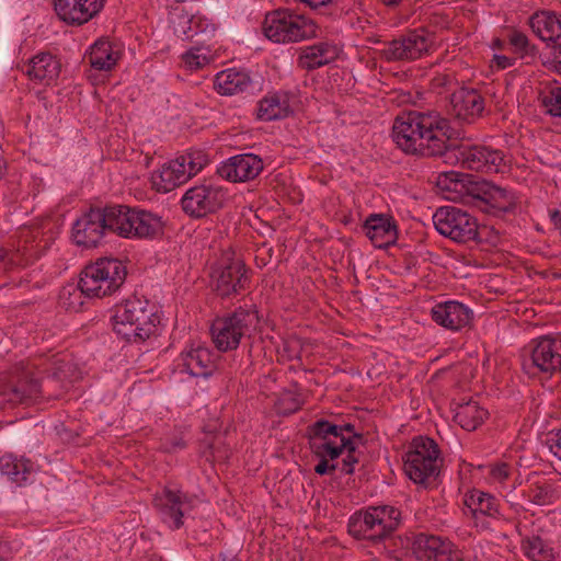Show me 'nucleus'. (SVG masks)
Listing matches in <instances>:
<instances>
[{"label": "nucleus", "instance_id": "nucleus-1", "mask_svg": "<svg viewBox=\"0 0 561 561\" xmlns=\"http://www.w3.org/2000/svg\"><path fill=\"white\" fill-rule=\"evenodd\" d=\"M454 135L449 121L437 112L410 111L397 116L392 138L407 154L444 157Z\"/></svg>", "mask_w": 561, "mask_h": 561}, {"label": "nucleus", "instance_id": "nucleus-2", "mask_svg": "<svg viewBox=\"0 0 561 561\" xmlns=\"http://www.w3.org/2000/svg\"><path fill=\"white\" fill-rule=\"evenodd\" d=\"M308 438L312 454L319 459L314 472L325 476L339 469L337 462L330 461L337 459L344 450L355 449L354 439H362L363 435L355 432L352 423L336 425L321 419L308 426Z\"/></svg>", "mask_w": 561, "mask_h": 561}, {"label": "nucleus", "instance_id": "nucleus-3", "mask_svg": "<svg viewBox=\"0 0 561 561\" xmlns=\"http://www.w3.org/2000/svg\"><path fill=\"white\" fill-rule=\"evenodd\" d=\"M113 330L128 342H142L154 335L160 324L156 304L145 297L133 296L115 306Z\"/></svg>", "mask_w": 561, "mask_h": 561}, {"label": "nucleus", "instance_id": "nucleus-4", "mask_svg": "<svg viewBox=\"0 0 561 561\" xmlns=\"http://www.w3.org/2000/svg\"><path fill=\"white\" fill-rule=\"evenodd\" d=\"M105 230L123 238L153 239L163 233L161 218L150 211L130 208L126 205L101 207Z\"/></svg>", "mask_w": 561, "mask_h": 561}, {"label": "nucleus", "instance_id": "nucleus-5", "mask_svg": "<svg viewBox=\"0 0 561 561\" xmlns=\"http://www.w3.org/2000/svg\"><path fill=\"white\" fill-rule=\"evenodd\" d=\"M402 523V513L392 505L368 506L348 519V534L358 540L374 543L389 539Z\"/></svg>", "mask_w": 561, "mask_h": 561}, {"label": "nucleus", "instance_id": "nucleus-6", "mask_svg": "<svg viewBox=\"0 0 561 561\" xmlns=\"http://www.w3.org/2000/svg\"><path fill=\"white\" fill-rule=\"evenodd\" d=\"M259 323V312L254 306H240L213 321L210 327L213 343L219 352L234 351L242 339L251 336Z\"/></svg>", "mask_w": 561, "mask_h": 561}, {"label": "nucleus", "instance_id": "nucleus-7", "mask_svg": "<svg viewBox=\"0 0 561 561\" xmlns=\"http://www.w3.org/2000/svg\"><path fill=\"white\" fill-rule=\"evenodd\" d=\"M127 270L117 259L101 257L84 266L79 289L88 298H103L117 291L125 283Z\"/></svg>", "mask_w": 561, "mask_h": 561}, {"label": "nucleus", "instance_id": "nucleus-8", "mask_svg": "<svg viewBox=\"0 0 561 561\" xmlns=\"http://www.w3.org/2000/svg\"><path fill=\"white\" fill-rule=\"evenodd\" d=\"M318 26L302 14L289 9H276L265 14L262 23L264 36L278 44L297 43L317 36Z\"/></svg>", "mask_w": 561, "mask_h": 561}, {"label": "nucleus", "instance_id": "nucleus-9", "mask_svg": "<svg viewBox=\"0 0 561 561\" xmlns=\"http://www.w3.org/2000/svg\"><path fill=\"white\" fill-rule=\"evenodd\" d=\"M443 459L437 443L427 436L413 438L404 456V472L414 483L427 488L439 473Z\"/></svg>", "mask_w": 561, "mask_h": 561}, {"label": "nucleus", "instance_id": "nucleus-10", "mask_svg": "<svg viewBox=\"0 0 561 561\" xmlns=\"http://www.w3.org/2000/svg\"><path fill=\"white\" fill-rule=\"evenodd\" d=\"M214 291L220 298H230L247 290L251 284V271L233 252H225L210 272Z\"/></svg>", "mask_w": 561, "mask_h": 561}, {"label": "nucleus", "instance_id": "nucleus-11", "mask_svg": "<svg viewBox=\"0 0 561 561\" xmlns=\"http://www.w3.org/2000/svg\"><path fill=\"white\" fill-rule=\"evenodd\" d=\"M208 163L207 154L202 150L187 151L179 156L152 174V185L160 193H168L186 183Z\"/></svg>", "mask_w": 561, "mask_h": 561}, {"label": "nucleus", "instance_id": "nucleus-12", "mask_svg": "<svg viewBox=\"0 0 561 561\" xmlns=\"http://www.w3.org/2000/svg\"><path fill=\"white\" fill-rule=\"evenodd\" d=\"M523 369L530 377L551 378L561 373V339L540 336L530 344L528 356L523 360Z\"/></svg>", "mask_w": 561, "mask_h": 561}, {"label": "nucleus", "instance_id": "nucleus-13", "mask_svg": "<svg viewBox=\"0 0 561 561\" xmlns=\"http://www.w3.org/2000/svg\"><path fill=\"white\" fill-rule=\"evenodd\" d=\"M436 230L458 243L476 241L479 234L477 219L455 206L439 207L433 215Z\"/></svg>", "mask_w": 561, "mask_h": 561}, {"label": "nucleus", "instance_id": "nucleus-14", "mask_svg": "<svg viewBox=\"0 0 561 561\" xmlns=\"http://www.w3.org/2000/svg\"><path fill=\"white\" fill-rule=\"evenodd\" d=\"M227 191L215 183H202L188 188L181 198L182 210L191 218L199 219L221 209Z\"/></svg>", "mask_w": 561, "mask_h": 561}, {"label": "nucleus", "instance_id": "nucleus-15", "mask_svg": "<svg viewBox=\"0 0 561 561\" xmlns=\"http://www.w3.org/2000/svg\"><path fill=\"white\" fill-rule=\"evenodd\" d=\"M432 45L433 36L426 30L417 28L386 43L378 55L388 62L414 60L428 53Z\"/></svg>", "mask_w": 561, "mask_h": 561}, {"label": "nucleus", "instance_id": "nucleus-16", "mask_svg": "<svg viewBox=\"0 0 561 561\" xmlns=\"http://www.w3.org/2000/svg\"><path fill=\"white\" fill-rule=\"evenodd\" d=\"M455 157L460 161L463 169L484 173H497L504 162V154L501 150L486 146H471L456 149L450 144V152L444 157Z\"/></svg>", "mask_w": 561, "mask_h": 561}, {"label": "nucleus", "instance_id": "nucleus-17", "mask_svg": "<svg viewBox=\"0 0 561 561\" xmlns=\"http://www.w3.org/2000/svg\"><path fill=\"white\" fill-rule=\"evenodd\" d=\"M153 504L162 522L171 529H180L184 525V515L192 508V502L186 493L168 486L154 496Z\"/></svg>", "mask_w": 561, "mask_h": 561}, {"label": "nucleus", "instance_id": "nucleus-18", "mask_svg": "<svg viewBox=\"0 0 561 561\" xmlns=\"http://www.w3.org/2000/svg\"><path fill=\"white\" fill-rule=\"evenodd\" d=\"M413 552L419 561H465L451 541L424 533L414 538Z\"/></svg>", "mask_w": 561, "mask_h": 561}, {"label": "nucleus", "instance_id": "nucleus-19", "mask_svg": "<svg viewBox=\"0 0 561 561\" xmlns=\"http://www.w3.org/2000/svg\"><path fill=\"white\" fill-rule=\"evenodd\" d=\"M105 226L101 207H91L75 221L72 240L79 247L95 248L106 234Z\"/></svg>", "mask_w": 561, "mask_h": 561}, {"label": "nucleus", "instance_id": "nucleus-20", "mask_svg": "<svg viewBox=\"0 0 561 561\" xmlns=\"http://www.w3.org/2000/svg\"><path fill=\"white\" fill-rule=\"evenodd\" d=\"M51 2L60 21L67 25L80 26L95 18L103 10L106 0H51Z\"/></svg>", "mask_w": 561, "mask_h": 561}, {"label": "nucleus", "instance_id": "nucleus-21", "mask_svg": "<svg viewBox=\"0 0 561 561\" xmlns=\"http://www.w3.org/2000/svg\"><path fill=\"white\" fill-rule=\"evenodd\" d=\"M39 378L32 371H22L0 390L1 402L31 404L41 399Z\"/></svg>", "mask_w": 561, "mask_h": 561}, {"label": "nucleus", "instance_id": "nucleus-22", "mask_svg": "<svg viewBox=\"0 0 561 561\" xmlns=\"http://www.w3.org/2000/svg\"><path fill=\"white\" fill-rule=\"evenodd\" d=\"M484 107V98L477 89L462 87L450 95L449 113L460 122H476L482 116Z\"/></svg>", "mask_w": 561, "mask_h": 561}, {"label": "nucleus", "instance_id": "nucleus-23", "mask_svg": "<svg viewBox=\"0 0 561 561\" xmlns=\"http://www.w3.org/2000/svg\"><path fill=\"white\" fill-rule=\"evenodd\" d=\"M263 171V160L254 153H241L222 162L217 173L230 182H248L254 180Z\"/></svg>", "mask_w": 561, "mask_h": 561}, {"label": "nucleus", "instance_id": "nucleus-24", "mask_svg": "<svg viewBox=\"0 0 561 561\" xmlns=\"http://www.w3.org/2000/svg\"><path fill=\"white\" fill-rule=\"evenodd\" d=\"M217 358L218 355L207 346H191L180 354L178 366L193 377L207 378L217 369Z\"/></svg>", "mask_w": 561, "mask_h": 561}, {"label": "nucleus", "instance_id": "nucleus-25", "mask_svg": "<svg viewBox=\"0 0 561 561\" xmlns=\"http://www.w3.org/2000/svg\"><path fill=\"white\" fill-rule=\"evenodd\" d=\"M432 320L450 331H460L472 321V311L463 304L449 300L436 304L431 309Z\"/></svg>", "mask_w": 561, "mask_h": 561}, {"label": "nucleus", "instance_id": "nucleus-26", "mask_svg": "<svg viewBox=\"0 0 561 561\" xmlns=\"http://www.w3.org/2000/svg\"><path fill=\"white\" fill-rule=\"evenodd\" d=\"M363 229L371 243L379 249L393 244L398 238V227L394 219L382 214H373L367 217Z\"/></svg>", "mask_w": 561, "mask_h": 561}, {"label": "nucleus", "instance_id": "nucleus-27", "mask_svg": "<svg viewBox=\"0 0 561 561\" xmlns=\"http://www.w3.org/2000/svg\"><path fill=\"white\" fill-rule=\"evenodd\" d=\"M340 54L339 47L329 41L318 42L302 47L297 62L301 69L314 70L334 61Z\"/></svg>", "mask_w": 561, "mask_h": 561}, {"label": "nucleus", "instance_id": "nucleus-28", "mask_svg": "<svg viewBox=\"0 0 561 561\" xmlns=\"http://www.w3.org/2000/svg\"><path fill=\"white\" fill-rule=\"evenodd\" d=\"M529 23L533 32L561 55V16L553 12L535 13Z\"/></svg>", "mask_w": 561, "mask_h": 561}, {"label": "nucleus", "instance_id": "nucleus-29", "mask_svg": "<svg viewBox=\"0 0 561 561\" xmlns=\"http://www.w3.org/2000/svg\"><path fill=\"white\" fill-rule=\"evenodd\" d=\"M59 60L49 53H39L28 62L26 75L31 80L49 85L60 73Z\"/></svg>", "mask_w": 561, "mask_h": 561}, {"label": "nucleus", "instance_id": "nucleus-30", "mask_svg": "<svg viewBox=\"0 0 561 561\" xmlns=\"http://www.w3.org/2000/svg\"><path fill=\"white\" fill-rule=\"evenodd\" d=\"M32 231H23L14 250L5 251L2 261L11 266H25L39 256V243Z\"/></svg>", "mask_w": 561, "mask_h": 561}, {"label": "nucleus", "instance_id": "nucleus-31", "mask_svg": "<svg viewBox=\"0 0 561 561\" xmlns=\"http://www.w3.org/2000/svg\"><path fill=\"white\" fill-rule=\"evenodd\" d=\"M290 113L289 95L286 92L268 93L257 105V118L264 122L283 119Z\"/></svg>", "mask_w": 561, "mask_h": 561}, {"label": "nucleus", "instance_id": "nucleus-32", "mask_svg": "<svg viewBox=\"0 0 561 561\" xmlns=\"http://www.w3.org/2000/svg\"><path fill=\"white\" fill-rule=\"evenodd\" d=\"M252 84L249 73L233 68L218 72L214 79V89L221 95L242 93Z\"/></svg>", "mask_w": 561, "mask_h": 561}, {"label": "nucleus", "instance_id": "nucleus-33", "mask_svg": "<svg viewBox=\"0 0 561 561\" xmlns=\"http://www.w3.org/2000/svg\"><path fill=\"white\" fill-rule=\"evenodd\" d=\"M489 412L478 401L459 403L455 409L454 420L466 431L477 430L486 419Z\"/></svg>", "mask_w": 561, "mask_h": 561}, {"label": "nucleus", "instance_id": "nucleus-34", "mask_svg": "<svg viewBox=\"0 0 561 561\" xmlns=\"http://www.w3.org/2000/svg\"><path fill=\"white\" fill-rule=\"evenodd\" d=\"M33 471V463L28 459L18 458L12 454L0 458V472L18 485L25 483Z\"/></svg>", "mask_w": 561, "mask_h": 561}, {"label": "nucleus", "instance_id": "nucleus-35", "mask_svg": "<svg viewBox=\"0 0 561 561\" xmlns=\"http://www.w3.org/2000/svg\"><path fill=\"white\" fill-rule=\"evenodd\" d=\"M465 505L470 510L473 516L478 514L494 517L500 514V504L495 496L490 493L473 489L466 493Z\"/></svg>", "mask_w": 561, "mask_h": 561}, {"label": "nucleus", "instance_id": "nucleus-36", "mask_svg": "<svg viewBox=\"0 0 561 561\" xmlns=\"http://www.w3.org/2000/svg\"><path fill=\"white\" fill-rule=\"evenodd\" d=\"M118 51L114 50L107 41L95 42L89 54V62L96 70H111L117 62Z\"/></svg>", "mask_w": 561, "mask_h": 561}, {"label": "nucleus", "instance_id": "nucleus-37", "mask_svg": "<svg viewBox=\"0 0 561 561\" xmlns=\"http://www.w3.org/2000/svg\"><path fill=\"white\" fill-rule=\"evenodd\" d=\"M484 195L483 199L495 215L514 213L517 203L513 192L500 186H491Z\"/></svg>", "mask_w": 561, "mask_h": 561}, {"label": "nucleus", "instance_id": "nucleus-38", "mask_svg": "<svg viewBox=\"0 0 561 561\" xmlns=\"http://www.w3.org/2000/svg\"><path fill=\"white\" fill-rule=\"evenodd\" d=\"M522 549L525 556L531 561H553L556 558L553 547L539 536L524 538Z\"/></svg>", "mask_w": 561, "mask_h": 561}, {"label": "nucleus", "instance_id": "nucleus-39", "mask_svg": "<svg viewBox=\"0 0 561 561\" xmlns=\"http://www.w3.org/2000/svg\"><path fill=\"white\" fill-rule=\"evenodd\" d=\"M70 381L66 380L65 371L58 367L56 371L39 379L41 399H58L68 389Z\"/></svg>", "mask_w": 561, "mask_h": 561}, {"label": "nucleus", "instance_id": "nucleus-40", "mask_svg": "<svg viewBox=\"0 0 561 561\" xmlns=\"http://www.w3.org/2000/svg\"><path fill=\"white\" fill-rule=\"evenodd\" d=\"M202 454L208 461H226L230 449L225 445L220 435L206 436L202 442Z\"/></svg>", "mask_w": 561, "mask_h": 561}, {"label": "nucleus", "instance_id": "nucleus-41", "mask_svg": "<svg viewBox=\"0 0 561 561\" xmlns=\"http://www.w3.org/2000/svg\"><path fill=\"white\" fill-rule=\"evenodd\" d=\"M304 405V398L299 390H284L280 392L275 407L278 414L290 415Z\"/></svg>", "mask_w": 561, "mask_h": 561}, {"label": "nucleus", "instance_id": "nucleus-42", "mask_svg": "<svg viewBox=\"0 0 561 561\" xmlns=\"http://www.w3.org/2000/svg\"><path fill=\"white\" fill-rule=\"evenodd\" d=\"M525 494L528 500L536 505L550 504L553 500L552 485L546 481H536L530 483L528 489L525 491Z\"/></svg>", "mask_w": 561, "mask_h": 561}, {"label": "nucleus", "instance_id": "nucleus-43", "mask_svg": "<svg viewBox=\"0 0 561 561\" xmlns=\"http://www.w3.org/2000/svg\"><path fill=\"white\" fill-rule=\"evenodd\" d=\"M213 57L208 48L192 47L182 56V60L190 70H198L208 65Z\"/></svg>", "mask_w": 561, "mask_h": 561}, {"label": "nucleus", "instance_id": "nucleus-44", "mask_svg": "<svg viewBox=\"0 0 561 561\" xmlns=\"http://www.w3.org/2000/svg\"><path fill=\"white\" fill-rule=\"evenodd\" d=\"M82 296H84L83 293L79 289V283L77 286H67L64 287L60 294V300L61 305L67 309L71 311H79L83 305Z\"/></svg>", "mask_w": 561, "mask_h": 561}, {"label": "nucleus", "instance_id": "nucleus-45", "mask_svg": "<svg viewBox=\"0 0 561 561\" xmlns=\"http://www.w3.org/2000/svg\"><path fill=\"white\" fill-rule=\"evenodd\" d=\"M542 105L552 116H561V87L550 89L542 95Z\"/></svg>", "mask_w": 561, "mask_h": 561}, {"label": "nucleus", "instance_id": "nucleus-46", "mask_svg": "<svg viewBox=\"0 0 561 561\" xmlns=\"http://www.w3.org/2000/svg\"><path fill=\"white\" fill-rule=\"evenodd\" d=\"M455 82V78L450 73H437L431 79V89L437 93L442 90L449 88Z\"/></svg>", "mask_w": 561, "mask_h": 561}, {"label": "nucleus", "instance_id": "nucleus-47", "mask_svg": "<svg viewBox=\"0 0 561 561\" xmlns=\"http://www.w3.org/2000/svg\"><path fill=\"white\" fill-rule=\"evenodd\" d=\"M512 468L506 462L495 463L490 469V476L500 482L507 480L511 476Z\"/></svg>", "mask_w": 561, "mask_h": 561}, {"label": "nucleus", "instance_id": "nucleus-48", "mask_svg": "<svg viewBox=\"0 0 561 561\" xmlns=\"http://www.w3.org/2000/svg\"><path fill=\"white\" fill-rule=\"evenodd\" d=\"M546 444L549 450L561 460V428L549 433Z\"/></svg>", "mask_w": 561, "mask_h": 561}, {"label": "nucleus", "instance_id": "nucleus-49", "mask_svg": "<svg viewBox=\"0 0 561 561\" xmlns=\"http://www.w3.org/2000/svg\"><path fill=\"white\" fill-rule=\"evenodd\" d=\"M347 455L342 460L341 471L345 474H352L355 469V465L358 462V458L355 456L356 448L353 450H346Z\"/></svg>", "mask_w": 561, "mask_h": 561}, {"label": "nucleus", "instance_id": "nucleus-50", "mask_svg": "<svg viewBox=\"0 0 561 561\" xmlns=\"http://www.w3.org/2000/svg\"><path fill=\"white\" fill-rule=\"evenodd\" d=\"M510 43L520 51H526L528 46V38L527 36L522 32H513L510 37Z\"/></svg>", "mask_w": 561, "mask_h": 561}, {"label": "nucleus", "instance_id": "nucleus-51", "mask_svg": "<svg viewBox=\"0 0 561 561\" xmlns=\"http://www.w3.org/2000/svg\"><path fill=\"white\" fill-rule=\"evenodd\" d=\"M185 447L186 443L182 438H174L161 445V448L167 453H174L179 449H184Z\"/></svg>", "mask_w": 561, "mask_h": 561}, {"label": "nucleus", "instance_id": "nucleus-52", "mask_svg": "<svg viewBox=\"0 0 561 561\" xmlns=\"http://www.w3.org/2000/svg\"><path fill=\"white\" fill-rule=\"evenodd\" d=\"M13 557L12 548L5 540L0 539V561H9Z\"/></svg>", "mask_w": 561, "mask_h": 561}, {"label": "nucleus", "instance_id": "nucleus-53", "mask_svg": "<svg viewBox=\"0 0 561 561\" xmlns=\"http://www.w3.org/2000/svg\"><path fill=\"white\" fill-rule=\"evenodd\" d=\"M301 2L307 3L312 9H319L322 7H327L329 4H339L341 0H300Z\"/></svg>", "mask_w": 561, "mask_h": 561}, {"label": "nucleus", "instance_id": "nucleus-54", "mask_svg": "<svg viewBox=\"0 0 561 561\" xmlns=\"http://www.w3.org/2000/svg\"><path fill=\"white\" fill-rule=\"evenodd\" d=\"M57 561H81V559L75 549H68L57 557Z\"/></svg>", "mask_w": 561, "mask_h": 561}, {"label": "nucleus", "instance_id": "nucleus-55", "mask_svg": "<svg viewBox=\"0 0 561 561\" xmlns=\"http://www.w3.org/2000/svg\"><path fill=\"white\" fill-rule=\"evenodd\" d=\"M550 219L554 228L561 232V204L560 208L550 210Z\"/></svg>", "mask_w": 561, "mask_h": 561}, {"label": "nucleus", "instance_id": "nucleus-56", "mask_svg": "<svg viewBox=\"0 0 561 561\" xmlns=\"http://www.w3.org/2000/svg\"><path fill=\"white\" fill-rule=\"evenodd\" d=\"M494 58H495L496 65L500 68H502V69H505V68L511 67L513 65L512 59L506 57V56H497V55H495Z\"/></svg>", "mask_w": 561, "mask_h": 561}, {"label": "nucleus", "instance_id": "nucleus-57", "mask_svg": "<svg viewBox=\"0 0 561 561\" xmlns=\"http://www.w3.org/2000/svg\"><path fill=\"white\" fill-rule=\"evenodd\" d=\"M404 0H380V2L388 8H396L400 5Z\"/></svg>", "mask_w": 561, "mask_h": 561}, {"label": "nucleus", "instance_id": "nucleus-58", "mask_svg": "<svg viewBox=\"0 0 561 561\" xmlns=\"http://www.w3.org/2000/svg\"><path fill=\"white\" fill-rule=\"evenodd\" d=\"M5 169H7L5 161L3 160L2 157H0V180L4 175Z\"/></svg>", "mask_w": 561, "mask_h": 561}, {"label": "nucleus", "instance_id": "nucleus-59", "mask_svg": "<svg viewBox=\"0 0 561 561\" xmlns=\"http://www.w3.org/2000/svg\"><path fill=\"white\" fill-rule=\"evenodd\" d=\"M230 370H237L239 368V365L237 364L236 359L233 358L232 362L229 364Z\"/></svg>", "mask_w": 561, "mask_h": 561}, {"label": "nucleus", "instance_id": "nucleus-60", "mask_svg": "<svg viewBox=\"0 0 561 561\" xmlns=\"http://www.w3.org/2000/svg\"><path fill=\"white\" fill-rule=\"evenodd\" d=\"M557 68H558V71L561 75V58L560 57H557Z\"/></svg>", "mask_w": 561, "mask_h": 561}]
</instances>
